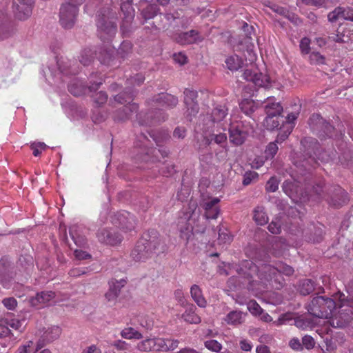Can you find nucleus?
I'll return each instance as SVG.
<instances>
[{
	"label": "nucleus",
	"instance_id": "obj_2",
	"mask_svg": "<svg viewBox=\"0 0 353 353\" xmlns=\"http://www.w3.org/2000/svg\"><path fill=\"white\" fill-rule=\"evenodd\" d=\"M236 272L239 276L248 281V290H254L255 285H267L270 282H274L281 287L284 282L281 274L291 276L294 270L281 261L272 266L268 263L256 265L250 260H244L239 265Z\"/></svg>",
	"mask_w": 353,
	"mask_h": 353
},
{
	"label": "nucleus",
	"instance_id": "obj_63",
	"mask_svg": "<svg viewBox=\"0 0 353 353\" xmlns=\"http://www.w3.org/2000/svg\"><path fill=\"white\" fill-rule=\"evenodd\" d=\"M303 345L307 350L312 349L315 345V341L313 337L310 335H305L302 338Z\"/></svg>",
	"mask_w": 353,
	"mask_h": 353
},
{
	"label": "nucleus",
	"instance_id": "obj_31",
	"mask_svg": "<svg viewBox=\"0 0 353 353\" xmlns=\"http://www.w3.org/2000/svg\"><path fill=\"white\" fill-rule=\"evenodd\" d=\"M109 285L110 288L105 294V297L108 302H114L120 293L121 285L117 281H112Z\"/></svg>",
	"mask_w": 353,
	"mask_h": 353
},
{
	"label": "nucleus",
	"instance_id": "obj_44",
	"mask_svg": "<svg viewBox=\"0 0 353 353\" xmlns=\"http://www.w3.org/2000/svg\"><path fill=\"white\" fill-rule=\"evenodd\" d=\"M94 59V54L90 49H85L81 53L79 61L83 65H89Z\"/></svg>",
	"mask_w": 353,
	"mask_h": 353
},
{
	"label": "nucleus",
	"instance_id": "obj_26",
	"mask_svg": "<svg viewBox=\"0 0 353 353\" xmlns=\"http://www.w3.org/2000/svg\"><path fill=\"white\" fill-rule=\"evenodd\" d=\"M162 338L146 339L137 345L140 352L161 351Z\"/></svg>",
	"mask_w": 353,
	"mask_h": 353
},
{
	"label": "nucleus",
	"instance_id": "obj_45",
	"mask_svg": "<svg viewBox=\"0 0 353 353\" xmlns=\"http://www.w3.org/2000/svg\"><path fill=\"white\" fill-rule=\"evenodd\" d=\"M233 240V236L228 229L219 230V241L222 244H230Z\"/></svg>",
	"mask_w": 353,
	"mask_h": 353
},
{
	"label": "nucleus",
	"instance_id": "obj_33",
	"mask_svg": "<svg viewBox=\"0 0 353 353\" xmlns=\"http://www.w3.org/2000/svg\"><path fill=\"white\" fill-rule=\"evenodd\" d=\"M254 220L260 225H265L268 221V217L264 211V208L257 206L254 210Z\"/></svg>",
	"mask_w": 353,
	"mask_h": 353
},
{
	"label": "nucleus",
	"instance_id": "obj_4",
	"mask_svg": "<svg viewBox=\"0 0 353 353\" xmlns=\"http://www.w3.org/2000/svg\"><path fill=\"white\" fill-rule=\"evenodd\" d=\"M325 183L319 180L312 186L310 196H315L317 200H326L330 205L339 208L347 203L349 201L347 192L339 185H333L324 190Z\"/></svg>",
	"mask_w": 353,
	"mask_h": 353
},
{
	"label": "nucleus",
	"instance_id": "obj_1",
	"mask_svg": "<svg viewBox=\"0 0 353 353\" xmlns=\"http://www.w3.org/2000/svg\"><path fill=\"white\" fill-rule=\"evenodd\" d=\"M134 93L132 90L119 93L114 97V100L119 103L128 104L124 105L122 109L119 110L115 115L114 119L117 121H125L131 117L135 113L137 119L139 120L141 125H152L157 123L164 121L167 117L163 112L161 108H173L178 103V99L174 96L168 93H161L154 97V99L148 101L149 105L154 106V110L147 113V119L141 121V114H137L139 106L137 103L130 102L133 100Z\"/></svg>",
	"mask_w": 353,
	"mask_h": 353
},
{
	"label": "nucleus",
	"instance_id": "obj_64",
	"mask_svg": "<svg viewBox=\"0 0 353 353\" xmlns=\"http://www.w3.org/2000/svg\"><path fill=\"white\" fill-rule=\"evenodd\" d=\"M94 102L98 105L104 104L108 100V94L105 92H99L92 96Z\"/></svg>",
	"mask_w": 353,
	"mask_h": 353
},
{
	"label": "nucleus",
	"instance_id": "obj_16",
	"mask_svg": "<svg viewBox=\"0 0 353 353\" xmlns=\"http://www.w3.org/2000/svg\"><path fill=\"white\" fill-rule=\"evenodd\" d=\"M97 236L101 243L112 246L119 244L122 241L121 236L112 228L99 230L97 233Z\"/></svg>",
	"mask_w": 353,
	"mask_h": 353
},
{
	"label": "nucleus",
	"instance_id": "obj_17",
	"mask_svg": "<svg viewBox=\"0 0 353 353\" xmlns=\"http://www.w3.org/2000/svg\"><path fill=\"white\" fill-rule=\"evenodd\" d=\"M210 128L211 132L209 134V135H207L204 137L205 144L209 145L214 141L221 147L225 148L228 139L225 131H223L221 128Z\"/></svg>",
	"mask_w": 353,
	"mask_h": 353
},
{
	"label": "nucleus",
	"instance_id": "obj_28",
	"mask_svg": "<svg viewBox=\"0 0 353 353\" xmlns=\"http://www.w3.org/2000/svg\"><path fill=\"white\" fill-rule=\"evenodd\" d=\"M196 307L193 304L188 305L185 311L182 314L185 321L191 324H199L201 323V317L196 313Z\"/></svg>",
	"mask_w": 353,
	"mask_h": 353
},
{
	"label": "nucleus",
	"instance_id": "obj_24",
	"mask_svg": "<svg viewBox=\"0 0 353 353\" xmlns=\"http://www.w3.org/2000/svg\"><path fill=\"white\" fill-rule=\"evenodd\" d=\"M117 219L119 221V225L121 228L125 232L132 230L136 224V220L134 216L130 212H123L118 213Z\"/></svg>",
	"mask_w": 353,
	"mask_h": 353
},
{
	"label": "nucleus",
	"instance_id": "obj_18",
	"mask_svg": "<svg viewBox=\"0 0 353 353\" xmlns=\"http://www.w3.org/2000/svg\"><path fill=\"white\" fill-rule=\"evenodd\" d=\"M131 256L135 261H144L152 256L150 248L147 247L143 238L137 243L131 252Z\"/></svg>",
	"mask_w": 353,
	"mask_h": 353
},
{
	"label": "nucleus",
	"instance_id": "obj_15",
	"mask_svg": "<svg viewBox=\"0 0 353 353\" xmlns=\"http://www.w3.org/2000/svg\"><path fill=\"white\" fill-rule=\"evenodd\" d=\"M308 125L313 131H323L326 136H332L334 127L326 122L319 114H313L308 120Z\"/></svg>",
	"mask_w": 353,
	"mask_h": 353
},
{
	"label": "nucleus",
	"instance_id": "obj_50",
	"mask_svg": "<svg viewBox=\"0 0 353 353\" xmlns=\"http://www.w3.org/2000/svg\"><path fill=\"white\" fill-rule=\"evenodd\" d=\"M13 30L7 23L0 24V40H3L8 38L12 34Z\"/></svg>",
	"mask_w": 353,
	"mask_h": 353
},
{
	"label": "nucleus",
	"instance_id": "obj_40",
	"mask_svg": "<svg viewBox=\"0 0 353 353\" xmlns=\"http://www.w3.org/2000/svg\"><path fill=\"white\" fill-rule=\"evenodd\" d=\"M69 233L77 245L83 246L85 244V237L77 233V226L73 225L70 227L69 229Z\"/></svg>",
	"mask_w": 353,
	"mask_h": 353
},
{
	"label": "nucleus",
	"instance_id": "obj_35",
	"mask_svg": "<svg viewBox=\"0 0 353 353\" xmlns=\"http://www.w3.org/2000/svg\"><path fill=\"white\" fill-rule=\"evenodd\" d=\"M61 333V330L58 326H53L48 328L43 335V340L48 343L58 339Z\"/></svg>",
	"mask_w": 353,
	"mask_h": 353
},
{
	"label": "nucleus",
	"instance_id": "obj_42",
	"mask_svg": "<svg viewBox=\"0 0 353 353\" xmlns=\"http://www.w3.org/2000/svg\"><path fill=\"white\" fill-rule=\"evenodd\" d=\"M179 341L171 339H163L160 345L161 351L167 352L175 350L179 345Z\"/></svg>",
	"mask_w": 353,
	"mask_h": 353
},
{
	"label": "nucleus",
	"instance_id": "obj_58",
	"mask_svg": "<svg viewBox=\"0 0 353 353\" xmlns=\"http://www.w3.org/2000/svg\"><path fill=\"white\" fill-rule=\"evenodd\" d=\"M248 310L254 315H259L263 311L261 306L256 303V301H250L248 304Z\"/></svg>",
	"mask_w": 353,
	"mask_h": 353
},
{
	"label": "nucleus",
	"instance_id": "obj_10",
	"mask_svg": "<svg viewBox=\"0 0 353 353\" xmlns=\"http://www.w3.org/2000/svg\"><path fill=\"white\" fill-rule=\"evenodd\" d=\"M229 138L231 143L235 145H241L244 143L248 136V130L241 121L230 123L229 125Z\"/></svg>",
	"mask_w": 353,
	"mask_h": 353
},
{
	"label": "nucleus",
	"instance_id": "obj_13",
	"mask_svg": "<svg viewBox=\"0 0 353 353\" xmlns=\"http://www.w3.org/2000/svg\"><path fill=\"white\" fill-rule=\"evenodd\" d=\"M285 243L284 241H283L281 238L274 237L272 241L271 248H269V250L265 253L263 258H260V254L257 256L259 264L261 262L269 263L270 259V254L272 256L278 257L283 255V252L285 249Z\"/></svg>",
	"mask_w": 353,
	"mask_h": 353
},
{
	"label": "nucleus",
	"instance_id": "obj_21",
	"mask_svg": "<svg viewBox=\"0 0 353 353\" xmlns=\"http://www.w3.org/2000/svg\"><path fill=\"white\" fill-rule=\"evenodd\" d=\"M197 92L194 90L185 89L184 91V103L188 114L195 115L199 112V105L196 101Z\"/></svg>",
	"mask_w": 353,
	"mask_h": 353
},
{
	"label": "nucleus",
	"instance_id": "obj_43",
	"mask_svg": "<svg viewBox=\"0 0 353 353\" xmlns=\"http://www.w3.org/2000/svg\"><path fill=\"white\" fill-rule=\"evenodd\" d=\"M159 8L157 6L154 4H150L141 11V15L146 21L154 18L157 14Z\"/></svg>",
	"mask_w": 353,
	"mask_h": 353
},
{
	"label": "nucleus",
	"instance_id": "obj_23",
	"mask_svg": "<svg viewBox=\"0 0 353 353\" xmlns=\"http://www.w3.org/2000/svg\"><path fill=\"white\" fill-rule=\"evenodd\" d=\"M220 202L219 198L214 197L209 201H204L201 205L205 210V216L207 219H216L220 212V209L217 205Z\"/></svg>",
	"mask_w": 353,
	"mask_h": 353
},
{
	"label": "nucleus",
	"instance_id": "obj_54",
	"mask_svg": "<svg viewBox=\"0 0 353 353\" xmlns=\"http://www.w3.org/2000/svg\"><path fill=\"white\" fill-rule=\"evenodd\" d=\"M132 48V44L129 41H124L120 45L119 49V53L121 55V57H124L129 52H131Z\"/></svg>",
	"mask_w": 353,
	"mask_h": 353
},
{
	"label": "nucleus",
	"instance_id": "obj_48",
	"mask_svg": "<svg viewBox=\"0 0 353 353\" xmlns=\"http://www.w3.org/2000/svg\"><path fill=\"white\" fill-rule=\"evenodd\" d=\"M327 1L328 0H297V4L301 3L309 6L321 8L325 6Z\"/></svg>",
	"mask_w": 353,
	"mask_h": 353
},
{
	"label": "nucleus",
	"instance_id": "obj_41",
	"mask_svg": "<svg viewBox=\"0 0 353 353\" xmlns=\"http://www.w3.org/2000/svg\"><path fill=\"white\" fill-rule=\"evenodd\" d=\"M272 101V99L268 98V103L265 107L266 114L268 115V110L269 108L270 110V112L272 113L273 115H281L283 111V107L279 103H276Z\"/></svg>",
	"mask_w": 353,
	"mask_h": 353
},
{
	"label": "nucleus",
	"instance_id": "obj_59",
	"mask_svg": "<svg viewBox=\"0 0 353 353\" xmlns=\"http://www.w3.org/2000/svg\"><path fill=\"white\" fill-rule=\"evenodd\" d=\"M97 57L101 63L109 65L112 60V52L110 50H105L104 54L102 52H99Z\"/></svg>",
	"mask_w": 353,
	"mask_h": 353
},
{
	"label": "nucleus",
	"instance_id": "obj_9",
	"mask_svg": "<svg viewBox=\"0 0 353 353\" xmlns=\"http://www.w3.org/2000/svg\"><path fill=\"white\" fill-rule=\"evenodd\" d=\"M228 109L222 105L216 106L211 113L210 126L221 128L223 131H226L230 123V119H227Z\"/></svg>",
	"mask_w": 353,
	"mask_h": 353
},
{
	"label": "nucleus",
	"instance_id": "obj_38",
	"mask_svg": "<svg viewBox=\"0 0 353 353\" xmlns=\"http://www.w3.org/2000/svg\"><path fill=\"white\" fill-rule=\"evenodd\" d=\"M0 339H7L8 341L15 340L17 336H14L12 330H10L3 320L0 321Z\"/></svg>",
	"mask_w": 353,
	"mask_h": 353
},
{
	"label": "nucleus",
	"instance_id": "obj_60",
	"mask_svg": "<svg viewBox=\"0 0 353 353\" xmlns=\"http://www.w3.org/2000/svg\"><path fill=\"white\" fill-rule=\"evenodd\" d=\"M310 59L312 63L315 64H324L325 60L323 55L316 52H313L310 54Z\"/></svg>",
	"mask_w": 353,
	"mask_h": 353
},
{
	"label": "nucleus",
	"instance_id": "obj_12",
	"mask_svg": "<svg viewBox=\"0 0 353 353\" xmlns=\"http://www.w3.org/2000/svg\"><path fill=\"white\" fill-rule=\"evenodd\" d=\"M148 248H150L152 254L155 252H164L166 250V245L164 241L159 236L158 232L152 230L143 237Z\"/></svg>",
	"mask_w": 353,
	"mask_h": 353
},
{
	"label": "nucleus",
	"instance_id": "obj_53",
	"mask_svg": "<svg viewBox=\"0 0 353 353\" xmlns=\"http://www.w3.org/2000/svg\"><path fill=\"white\" fill-rule=\"evenodd\" d=\"M348 37L346 36L345 33L340 32L339 30H337L336 33H332L329 36V39L334 42L337 43H346L348 41Z\"/></svg>",
	"mask_w": 353,
	"mask_h": 353
},
{
	"label": "nucleus",
	"instance_id": "obj_56",
	"mask_svg": "<svg viewBox=\"0 0 353 353\" xmlns=\"http://www.w3.org/2000/svg\"><path fill=\"white\" fill-rule=\"evenodd\" d=\"M205 347L212 352H218L221 350L222 345L216 340H209L205 342Z\"/></svg>",
	"mask_w": 353,
	"mask_h": 353
},
{
	"label": "nucleus",
	"instance_id": "obj_32",
	"mask_svg": "<svg viewBox=\"0 0 353 353\" xmlns=\"http://www.w3.org/2000/svg\"><path fill=\"white\" fill-rule=\"evenodd\" d=\"M280 116L281 115H273L270 112V110L268 108V115L263 121V125L268 130H273L276 128L280 124Z\"/></svg>",
	"mask_w": 353,
	"mask_h": 353
},
{
	"label": "nucleus",
	"instance_id": "obj_57",
	"mask_svg": "<svg viewBox=\"0 0 353 353\" xmlns=\"http://www.w3.org/2000/svg\"><path fill=\"white\" fill-rule=\"evenodd\" d=\"M279 182L276 177H271L266 183L265 190L268 192H274L278 190Z\"/></svg>",
	"mask_w": 353,
	"mask_h": 353
},
{
	"label": "nucleus",
	"instance_id": "obj_36",
	"mask_svg": "<svg viewBox=\"0 0 353 353\" xmlns=\"http://www.w3.org/2000/svg\"><path fill=\"white\" fill-rule=\"evenodd\" d=\"M121 336L125 339H137L139 340L143 338V335L141 332L136 330L133 327H129L124 328L121 332Z\"/></svg>",
	"mask_w": 353,
	"mask_h": 353
},
{
	"label": "nucleus",
	"instance_id": "obj_20",
	"mask_svg": "<svg viewBox=\"0 0 353 353\" xmlns=\"http://www.w3.org/2000/svg\"><path fill=\"white\" fill-rule=\"evenodd\" d=\"M243 77L247 81L253 82L258 87H268L270 84L269 77L261 72L245 70L243 74Z\"/></svg>",
	"mask_w": 353,
	"mask_h": 353
},
{
	"label": "nucleus",
	"instance_id": "obj_55",
	"mask_svg": "<svg viewBox=\"0 0 353 353\" xmlns=\"http://www.w3.org/2000/svg\"><path fill=\"white\" fill-rule=\"evenodd\" d=\"M46 145L42 142L32 143L30 145V148L32 150V154L34 157H38L41 154L42 150H45Z\"/></svg>",
	"mask_w": 353,
	"mask_h": 353
},
{
	"label": "nucleus",
	"instance_id": "obj_62",
	"mask_svg": "<svg viewBox=\"0 0 353 353\" xmlns=\"http://www.w3.org/2000/svg\"><path fill=\"white\" fill-rule=\"evenodd\" d=\"M144 77L143 75L137 74L135 76L130 77L128 79V83L134 86L141 85L144 81Z\"/></svg>",
	"mask_w": 353,
	"mask_h": 353
},
{
	"label": "nucleus",
	"instance_id": "obj_51",
	"mask_svg": "<svg viewBox=\"0 0 353 353\" xmlns=\"http://www.w3.org/2000/svg\"><path fill=\"white\" fill-rule=\"evenodd\" d=\"M277 142L276 141L274 142L270 143L265 149V158L266 159H272L278 151V146L276 144Z\"/></svg>",
	"mask_w": 353,
	"mask_h": 353
},
{
	"label": "nucleus",
	"instance_id": "obj_27",
	"mask_svg": "<svg viewBox=\"0 0 353 353\" xmlns=\"http://www.w3.org/2000/svg\"><path fill=\"white\" fill-rule=\"evenodd\" d=\"M190 295L199 307L204 308L207 306V301L203 294L201 288L198 285L194 284L191 286Z\"/></svg>",
	"mask_w": 353,
	"mask_h": 353
},
{
	"label": "nucleus",
	"instance_id": "obj_8",
	"mask_svg": "<svg viewBox=\"0 0 353 353\" xmlns=\"http://www.w3.org/2000/svg\"><path fill=\"white\" fill-rule=\"evenodd\" d=\"M121 10L124 15L121 25V31L123 37H128L132 32V23L134 18V10L132 6L131 1L122 2Z\"/></svg>",
	"mask_w": 353,
	"mask_h": 353
},
{
	"label": "nucleus",
	"instance_id": "obj_6",
	"mask_svg": "<svg viewBox=\"0 0 353 353\" xmlns=\"http://www.w3.org/2000/svg\"><path fill=\"white\" fill-rule=\"evenodd\" d=\"M192 210V213L190 214V212H187L184 214V217H181L178 221V226L180 231V237L188 242L194 232H204L205 228L199 227V225H193L192 224L195 222L194 216V210L196 208L195 203L190 205Z\"/></svg>",
	"mask_w": 353,
	"mask_h": 353
},
{
	"label": "nucleus",
	"instance_id": "obj_30",
	"mask_svg": "<svg viewBox=\"0 0 353 353\" xmlns=\"http://www.w3.org/2000/svg\"><path fill=\"white\" fill-rule=\"evenodd\" d=\"M224 320L229 325H239L243 323L244 315L241 311L234 310L229 312Z\"/></svg>",
	"mask_w": 353,
	"mask_h": 353
},
{
	"label": "nucleus",
	"instance_id": "obj_11",
	"mask_svg": "<svg viewBox=\"0 0 353 353\" xmlns=\"http://www.w3.org/2000/svg\"><path fill=\"white\" fill-rule=\"evenodd\" d=\"M34 0H13L12 9L16 18L27 19L32 14Z\"/></svg>",
	"mask_w": 353,
	"mask_h": 353
},
{
	"label": "nucleus",
	"instance_id": "obj_5",
	"mask_svg": "<svg viewBox=\"0 0 353 353\" xmlns=\"http://www.w3.org/2000/svg\"><path fill=\"white\" fill-rule=\"evenodd\" d=\"M116 13L109 9L103 10L98 14L97 21L98 35L101 40L109 41L114 37L117 31Z\"/></svg>",
	"mask_w": 353,
	"mask_h": 353
},
{
	"label": "nucleus",
	"instance_id": "obj_29",
	"mask_svg": "<svg viewBox=\"0 0 353 353\" xmlns=\"http://www.w3.org/2000/svg\"><path fill=\"white\" fill-rule=\"evenodd\" d=\"M225 63L230 71H237L241 68L244 64V60L236 54L228 56L225 58Z\"/></svg>",
	"mask_w": 353,
	"mask_h": 353
},
{
	"label": "nucleus",
	"instance_id": "obj_3",
	"mask_svg": "<svg viewBox=\"0 0 353 353\" xmlns=\"http://www.w3.org/2000/svg\"><path fill=\"white\" fill-rule=\"evenodd\" d=\"M336 304L330 298L324 296H316L307 306L308 312L314 316L321 319H330V323L333 327H342L348 321L349 318L346 316L343 320H339L334 314Z\"/></svg>",
	"mask_w": 353,
	"mask_h": 353
},
{
	"label": "nucleus",
	"instance_id": "obj_52",
	"mask_svg": "<svg viewBox=\"0 0 353 353\" xmlns=\"http://www.w3.org/2000/svg\"><path fill=\"white\" fill-rule=\"evenodd\" d=\"M160 172L165 176H171L176 172L175 166L171 163H164L160 168Z\"/></svg>",
	"mask_w": 353,
	"mask_h": 353
},
{
	"label": "nucleus",
	"instance_id": "obj_14",
	"mask_svg": "<svg viewBox=\"0 0 353 353\" xmlns=\"http://www.w3.org/2000/svg\"><path fill=\"white\" fill-rule=\"evenodd\" d=\"M307 143H310V148L311 147V151L310 148L307 149V154L310 155V158L314 163H316V160H320L321 161H327L329 160V157L320 148L319 143L316 139L309 138L307 139H304L301 141L303 145Z\"/></svg>",
	"mask_w": 353,
	"mask_h": 353
},
{
	"label": "nucleus",
	"instance_id": "obj_39",
	"mask_svg": "<svg viewBox=\"0 0 353 353\" xmlns=\"http://www.w3.org/2000/svg\"><path fill=\"white\" fill-rule=\"evenodd\" d=\"M314 290V283L310 279H303L300 282L299 291L304 296L312 293Z\"/></svg>",
	"mask_w": 353,
	"mask_h": 353
},
{
	"label": "nucleus",
	"instance_id": "obj_34",
	"mask_svg": "<svg viewBox=\"0 0 353 353\" xmlns=\"http://www.w3.org/2000/svg\"><path fill=\"white\" fill-rule=\"evenodd\" d=\"M239 106L242 112H243L246 115H250L257 108L255 102L251 99H243L239 103Z\"/></svg>",
	"mask_w": 353,
	"mask_h": 353
},
{
	"label": "nucleus",
	"instance_id": "obj_46",
	"mask_svg": "<svg viewBox=\"0 0 353 353\" xmlns=\"http://www.w3.org/2000/svg\"><path fill=\"white\" fill-rule=\"evenodd\" d=\"M5 323L8 325V327L11 330L18 331L19 333L23 332L22 324L23 322L19 319H3Z\"/></svg>",
	"mask_w": 353,
	"mask_h": 353
},
{
	"label": "nucleus",
	"instance_id": "obj_22",
	"mask_svg": "<svg viewBox=\"0 0 353 353\" xmlns=\"http://www.w3.org/2000/svg\"><path fill=\"white\" fill-rule=\"evenodd\" d=\"M55 297V293L52 291H43L37 293L35 296L29 300L30 305L37 308L43 307Z\"/></svg>",
	"mask_w": 353,
	"mask_h": 353
},
{
	"label": "nucleus",
	"instance_id": "obj_47",
	"mask_svg": "<svg viewBox=\"0 0 353 353\" xmlns=\"http://www.w3.org/2000/svg\"><path fill=\"white\" fill-rule=\"evenodd\" d=\"M293 128L294 125H291L288 126L283 125L276 137V142L279 143L285 141L292 132Z\"/></svg>",
	"mask_w": 353,
	"mask_h": 353
},
{
	"label": "nucleus",
	"instance_id": "obj_19",
	"mask_svg": "<svg viewBox=\"0 0 353 353\" xmlns=\"http://www.w3.org/2000/svg\"><path fill=\"white\" fill-rule=\"evenodd\" d=\"M340 19L353 21V10L350 7L339 6L327 14V19L332 23Z\"/></svg>",
	"mask_w": 353,
	"mask_h": 353
},
{
	"label": "nucleus",
	"instance_id": "obj_49",
	"mask_svg": "<svg viewBox=\"0 0 353 353\" xmlns=\"http://www.w3.org/2000/svg\"><path fill=\"white\" fill-rule=\"evenodd\" d=\"M259 177V174L254 171H248L243 175V185H248L252 181H256Z\"/></svg>",
	"mask_w": 353,
	"mask_h": 353
},
{
	"label": "nucleus",
	"instance_id": "obj_25",
	"mask_svg": "<svg viewBox=\"0 0 353 353\" xmlns=\"http://www.w3.org/2000/svg\"><path fill=\"white\" fill-rule=\"evenodd\" d=\"M174 39L181 45H187L201 41L203 38L198 31L192 30L189 32L179 34Z\"/></svg>",
	"mask_w": 353,
	"mask_h": 353
},
{
	"label": "nucleus",
	"instance_id": "obj_7",
	"mask_svg": "<svg viewBox=\"0 0 353 353\" xmlns=\"http://www.w3.org/2000/svg\"><path fill=\"white\" fill-rule=\"evenodd\" d=\"M79 8L76 6L63 3L59 12V22L65 29L72 28L77 20Z\"/></svg>",
	"mask_w": 353,
	"mask_h": 353
},
{
	"label": "nucleus",
	"instance_id": "obj_37",
	"mask_svg": "<svg viewBox=\"0 0 353 353\" xmlns=\"http://www.w3.org/2000/svg\"><path fill=\"white\" fill-rule=\"evenodd\" d=\"M294 325L299 329L307 330L313 327L314 322L309 318L299 316L294 320Z\"/></svg>",
	"mask_w": 353,
	"mask_h": 353
},
{
	"label": "nucleus",
	"instance_id": "obj_61",
	"mask_svg": "<svg viewBox=\"0 0 353 353\" xmlns=\"http://www.w3.org/2000/svg\"><path fill=\"white\" fill-rule=\"evenodd\" d=\"M33 341H28L25 344L20 345L16 353H30L33 350Z\"/></svg>",
	"mask_w": 353,
	"mask_h": 353
}]
</instances>
